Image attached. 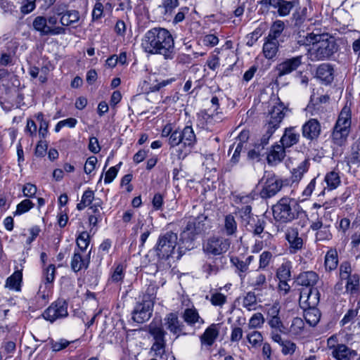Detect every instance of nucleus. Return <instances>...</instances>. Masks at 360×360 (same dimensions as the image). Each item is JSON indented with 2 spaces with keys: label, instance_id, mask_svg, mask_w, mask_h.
<instances>
[{
  "label": "nucleus",
  "instance_id": "nucleus-1",
  "mask_svg": "<svg viewBox=\"0 0 360 360\" xmlns=\"http://www.w3.org/2000/svg\"><path fill=\"white\" fill-rule=\"evenodd\" d=\"M141 48L146 53L161 55L165 60H172L175 56L174 38L165 28L148 30L141 40Z\"/></svg>",
  "mask_w": 360,
  "mask_h": 360
},
{
  "label": "nucleus",
  "instance_id": "nucleus-2",
  "mask_svg": "<svg viewBox=\"0 0 360 360\" xmlns=\"http://www.w3.org/2000/svg\"><path fill=\"white\" fill-rule=\"evenodd\" d=\"M273 216L276 221L290 223L296 219H305L307 212L295 200L282 198L272 207Z\"/></svg>",
  "mask_w": 360,
  "mask_h": 360
},
{
  "label": "nucleus",
  "instance_id": "nucleus-3",
  "mask_svg": "<svg viewBox=\"0 0 360 360\" xmlns=\"http://www.w3.org/2000/svg\"><path fill=\"white\" fill-rule=\"evenodd\" d=\"M338 51L335 40L328 34H319L313 46L309 49V58L311 61L329 59Z\"/></svg>",
  "mask_w": 360,
  "mask_h": 360
},
{
  "label": "nucleus",
  "instance_id": "nucleus-4",
  "mask_svg": "<svg viewBox=\"0 0 360 360\" xmlns=\"http://www.w3.org/2000/svg\"><path fill=\"white\" fill-rule=\"evenodd\" d=\"M287 110L284 104L278 98V102L274 105L269 112L266 117V124L264 126V132L259 140L262 145L268 146L269 139L280 127V124L285 117L284 110Z\"/></svg>",
  "mask_w": 360,
  "mask_h": 360
},
{
  "label": "nucleus",
  "instance_id": "nucleus-5",
  "mask_svg": "<svg viewBox=\"0 0 360 360\" xmlns=\"http://www.w3.org/2000/svg\"><path fill=\"white\" fill-rule=\"evenodd\" d=\"M352 124V111L349 105H345L341 110L333 127L331 139L337 146H342L347 141L350 133Z\"/></svg>",
  "mask_w": 360,
  "mask_h": 360
},
{
  "label": "nucleus",
  "instance_id": "nucleus-6",
  "mask_svg": "<svg viewBox=\"0 0 360 360\" xmlns=\"http://www.w3.org/2000/svg\"><path fill=\"white\" fill-rule=\"evenodd\" d=\"M209 228L207 217L205 214L191 217L184 230L181 233V240L183 242L192 243L197 235L205 232Z\"/></svg>",
  "mask_w": 360,
  "mask_h": 360
},
{
  "label": "nucleus",
  "instance_id": "nucleus-7",
  "mask_svg": "<svg viewBox=\"0 0 360 360\" xmlns=\"http://www.w3.org/2000/svg\"><path fill=\"white\" fill-rule=\"evenodd\" d=\"M177 234L172 231L166 232L159 236L155 248L159 259L166 260L172 256L177 245Z\"/></svg>",
  "mask_w": 360,
  "mask_h": 360
},
{
  "label": "nucleus",
  "instance_id": "nucleus-8",
  "mask_svg": "<svg viewBox=\"0 0 360 360\" xmlns=\"http://www.w3.org/2000/svg\"><path fill=\"white\" fill-rule=\"evenodd\" d=\"M148 332L154 340L151 349L154 351L156 356H161L165 352V335L167 334L162 327V321H153L148 326Z\"/></svg>",
  "mask_w": 360,
  "mask_h": 360
},
{
  "label": "nucleus",
  "instance_id": "nucleus-9",
  "mask_svg": "<svg viewBox=\"0 0 360 360\" xmlns=\"http://www.w3.org/2000/svg\"><path fill=\"white\" fill-rule=\"evenodd\" d=\"M264 181V185L259 192V195L263 199H268L275 196L282 188L283 186V180L278 179L274 174H269L266 177L260 180V183Z\"/></svg>",
  "mask_w": 360,
  "mask_h": 360
},
{
  "label": "nucleus",
  "instance_id": "nucleus-10",
  "mask_svg": "<svg viewBox=\"0 0 360 360\" xmlns=\"http://www.w3.org/2000/svg\"><path fill=\"white\" fill-rule=\"evenodd\" d=\"M231 245V240L221 236H212L209 238L203 245V251L206 254L220 255L226 252Z\"/></svg>",
  "mask_w": 360,
  "mask_h": 360
},
{
  "label": "nucleus",
  "instance_id": "nucleus-11",
  "mask_svg": "<svg viewBox=\"0 0 360 360\" xmlns=\"http://www.w3.org/2000/svg\"><path fill=\"white\" fill-rule=\"evenodd\" d=\"M163 321L166 329L174 335H176V338L186 334L184 331L185 325L184 322L179 319L177 314L172 312L167 314Z\"/></svg>",
  "mask_w": 360,
  "mask_h": 360
},
{
  "label": "nucleus",
  "instance_id": "nucleus-12",
  "mask_svg": "<svg viewBox=\"0 0 360 360\" xmlns=\"http://www.w3.org/2000/svg\"><path fill=\"white\" fill-rule=\"evenodd\" d=\"M153 306L150 301L141 300L137 303L132 312L133 320L139 323L148 321L152 315Z\"/></svg>",
  "mask_w": 360,
  "mask_h": 360
},
{
  "label": "nucleus",
  "instance_id": "nucleus-13",
  "mask_svg": "<svg viewBox=\"0 0 360 360\" xmlns=\"http://www.w3.org/2000/svg\"><path fill=\"white\" fill-rule=\"evenodd\" d=\"M68 315V304L65 300H57L51 305L43 314L46 320L53 322L58 318L65 317Z\"/></svg>",
  "mask_w": 360,
  "mask_h": 360
},
{
  "label": "nucleus",
  "instance_id": "nucleus-14",
  "mask_svg": "<svg viewBox=\"0 0 360 360\" xmlns=\"http://www.w3.org/2000/svg\"><path fill=\"white\" fill-rule=\"evenodd\" d=\"M302 63V56H297L290 58L285 59L282 63L277 64L276 71L277 72V78L290 74L296 70Z\"/></svg>",
  "mask_w": 360,
  "mask_h": 360
},
{
  "label": "nucleus",
  "instance_id": "nucleus-15",
  "mask_svg": "<svg viewBox=\"0 0 360 360\" xmlns=\"http://www.w3.org/2000/svg\"><path fill=\"white\" fill-rule=\"evenodd\" d=\"M321 131V124L316 119H310L302 127V136L311 141L316 140Z\"/></svg>",
  "mask_w": 360,
  "mask_h": 360
},
{
  "label": "nucleus",
  "instance_id": "nucleus-16",
  "mask_svg": "<svg viewBox=\"0 0 360 360\" xmlns=\"http://www.w3.org/2000/svg\"><path fill=\"white\" fill-rule=\"evenodd\" d=\"M285 239L290 245V251L295 253L303 247V239L299 236L297 228L288 227L285 233Z\"/></svg>",
  "mask_w": 360,
  "mask_h": 360
},
{
  "label": "nucleus",
  "instance_id": "nucleus-17",
  "mask_svg": "<svg viewBox=\"0 0 360 360\" xmlns=\"http://www.w3.org/2000/svg\"><path fill=\"white\" fill-rule=\"evenodd\" d=\"M316 77L325 84H330L334 79V69L329 63H322L318 66Z\"/></svg>",
  "mask_w": 360,
  "mask_h": 360
},
{
  "label": "nucleus",
  "instance_id": "nucleus-18",
  "mask_svg": "<svg viewBox=\"0 0 360 360\" xmlns=\"http://www.w3.org/2000/svg\"><path fill=\"white\" fill-rule=\"evenodd\" d=\"M265 225L266 221L263 219L257 217L248 221L245 227L246 230L254 236L262 238L263 236L262 234L264 233Z\"/></svg>",
  "mask_w": 360,
  "mask_h": 360
},
{
  "label": "nucleus",
  "instance_id": "nucleus-19",
  "mask_svg": "<svg viewBox=\"0 0 360 360\" xmlns=\"http://www.w3.org/2000/svg\"><path fill=\"white\" fill-rule=\"evenodd\" d=\"M285 147L282 144H275L272 146L271 150L269 153L267 154V162L271 165H276L281 162L285 156Z\"/></svg>",
  "mask_w": 360,
  "mask_h": 360
},
{
  "label": "nucleus",
  "instance_id": "nucleus-20",
  "mask_svg": "<svg viewBox=\"0 0 360 360\" xmlns=\"http://www.w3.org/2000/svg\"><path fill=\"white\" fill-rule=\"evenodd\" d=\"M356 355V351L344 344H339L331 352V356L336 360H351Z\"/></svg>",
  "mask_w": 360,
  "mask_h": 360
},
{
  "label": "nucleus",
  "instance_id": "nucleus-21",
  "mask_svg": "<svg viewBox=\"0 0 360 360\" xmlns=\"http://www.w3.org/2000/svg\"><path fill=\"white\" fill-rule=\"evenodd\" d=\"M300 140V134L295 131V127L286 128L281 139V144L285 148H290L297 144Z\"/></svg>",
  "mask_w": 360,
  "mask_h": 360
},
{
  "label": "nucleus",
  "instance_id": "nucleus-22",
  "mask_svg": "<svg viewBox=\"0 0 360 360\" xmlns=\"http://www.w3.org/2000/svg\"><path fill=\"white\" fill-rule=\"evenodd\" d=\"M360 278L358 274H353L352 276L345 278L346 281L345 290L347 293L355 297L360 293Z\"/></svg>",
  "mask_w": 360,
  "mask_h": 360
},
{
  "label": "nucleus",
  "instance_id": "nucleus-23",
  "mask_svg": "<svg viewBox=\"0 0 360 360\" xmlns=\"http://www.w3.org/2000/svg\"><path fill=\"white\" fill-rule=\"evenodd\" d=\"M319 280L318 274L312 271H304L301 273L297 278L296 282L298 285L313 287Z\"/></svg>",
  "mask_w": 360,
  "mask_h": 360
},
{
  "label": "nucleus",
  "instance_id": "nucleus-24",
  "mask_svg": "<svg viewBox=\"0 0 360 360\" xmlns=\"http://www.w3.org/2000/svg\"><path fill=\"white\" fill-rule=\"evenodd\" d=\"M219 324H211L203 333L200 337V340L202 344L211 346L214 342L215 340L219 335Z\"/></svg>",
  "mask_w": 360,
  "mask_h": 360
},
{
  "label": "nucleus",
  "instance_id": "nucleus-25",
  "mask_svg": "<svg viewBox=\"0 0 360 360\" xmlns=\"http://www.w3.org/2000/svg\"><path fill=\"white\" fill-rule=\"evenodd\" d=\"M68 203V195L62 194L58 199L59 213L58 215V223L60 227H65L68 224L67 208L65 207Z\"/></svg>",
  "mask_w": 360,
  "mask_h": 360
},
{
  "label": "nucleus",
  "instance_id": "nucleus-26",
  "mask_svg": "<svg viewBox=\"0 0 360 360\" xmlns=\"http://www.w3.org/2000/svg\"><path fill=\"white\" fill-rule=\"evenodd\" d=\"M184 321L189 326H194L196 323L203 324L204 320L199 316L195 308L186 309L183 314Z\"/></svg>",
  "mask_w": 360,
  "mask_h": 360
},
{
  "label": "nucleus",
  "instance_id": "nucleus-27",
  "mask_svg": "<svg viewBox=\"0 0 360 360\" xmlns=\"http://www.w3.org/2000/svg\"><path fill=\"white\" fill-rule=\"evenodd\" d=\"M182 144L184 147L192 148L196 143V136L191 126H186L181 130Z\"/></svg>",
  "mask_w": 360,
  "mask_h": 360
},
{
  "label": "nucleus",
  "instance_id": "nucleus-28",
  "mask_svg": "<svg viewBox=\"0 0 360 360\" xmlns=\"http://www.w3.org/2000/svg\"><path fill=\"white\" fill-rule=\"evenodd\" d=\"M309 165V160L308 159H305L304 161L300 162L297 167L293 168L291 171L292 182H299L303 177L304 174L308 171Z\"/></svg>",
  "mask_w": 360,
  "mask_h": 360
},
{
  "label": "nucleus",
  "instance_id": "nucleus-29",
  "mask_svg": "<svg viewBox=\"0 0 360 360\" xmlns=\"http://www.w3.org/2000/svg\"><path fill=\"white\" fill-rule=\"evenodd\" d=\"M89 261L84 258L80 252H75L71 261V268L75 272H78L82 269H86Z\"/></svg>",
  "mask_w": 360,
  "mask_h": 360
},
{
  "label": "nucleus",
  "instance_id": "nucleus-30",
  "mask_svg": "<svg viewBox=\"0 0 360 360\" xmlns=\"http://www.w3.org/2000/svg\"><path fill=\"white\" fill-rule=\"evenodd\" d=\"M278 51V40H271L266 38V41L263 45V53L266 58H274Z\"/></svg>",
  "mask_w": 360,
  "mask_h": 360
},
{
  "label": "nucleus",
  "instance_id": "nucleus-31",
  "mask_svg": "<svg viewBox=\"0 0 360 360\" xmlns=\"http://www.w3.org/2000/svg\"><path fill=\"white\" fill-rule=\"evenodd\" d=\"M319 292L316 288H309L307 293H301L300 300L306 297L305 302L307 304V307L316 308L319 300Z\"/></svg>",
  "mask_w": 360,
  "mask_h": 360
},
{
  "label": "nucleus",
  "instance_id": "nucleus-32",
  "mask_svg": "<svg viewBox=\"0 0 360 360\" xmlns=\"http://www.w3.org/2000/svg\"><path fill=\"white\" fill-rule=\"evenodd\" d=\"M304 316L306 322L310 326H315L320 321L321 313L317 308H309L304 309Z\"/></svg>",
  "mask_w": 360,
  "mask_h": 360
},
{
  "label": "nucleus",
  "instance_id": "nucleus-33",
  "mask_svg": "<svg viewBox=\"0 0 360 360\" xmlns=\"http://www.w3.org/2000/svg\"><path fill=\"white\" fill-rule=\"evenodd\" d=\"M179 0H162L159 8L162 9V14L167 19L172 16L174 9L179 6Z\"/></svg>",
  "mask_w": 360,
  "mask_h": 360
},
{
  "label": "nucleus",
  "instance_id": "nucleus-34",
  "mask_svg": "<svg viewBox=\"0 0 360 360\" xmlns=\"http://www.w3.org/2000/svg\"><path fill=\"white\" fill-rule=\"evenodd\" d=\"M325 268L326 271H331L335 269L338 264V252L335 250L330 249L325 256Z\"/></svg>",
  "mask_w": 360,
  "mask_h": 360
},
{
  "label": "nucleus",
  "instance_id": "nucleus-35",
  "mask_svg": "<svg viewBox=\"0 0 360 360\" xmlns=\"http://www.w3.org/2000/svg\"><path fill=\"white\" fill-rule=\"evenodd\" d=\"M250 285L256 291H261L266 289L267 282L266 276L263 274H256L250 280Z\"/></svg>",
  "mask_w": 360,
  "mask_h": 360
},
{
  "label": "nucleus",
  "instance_id": "nucleus-36",
  "mask_svg": "<svg viewBox=\"0 0 360 360\" xmlns=\"http://www.w3.org/2000/svg\"><path fill=\"white\" fill-rule=\"evenodd\" d=\"M22 274L20 271H15L9 276L6 282V287L16 291L20 290Z\"/></svg>",
  "mask_w": 360,
  "mask_h": 360
},
{
  "label": "nucleus",
  "instance_id": "nucleus-37",
  "mask_svg": "<svg viewBox=\"0 0 360 360\" xmlns=\"http://www.w3.org/2000/svg\"><path fill=\"white\" fill-rule=\"evenodd\" d=\"M325 181L327 186L324 188L322 193L327 188L328 191L335 189L340 184V178L338 173L333 171L328 173L325 176Z\"/></svg>",
  "mask_w": 360,
  "mask_h": 360
},
{
  "label": "nucleus",
  "instance_id": "nucleus-38",
  "mask_svg": "<svg viewBox=\"0 0 360 360\" xmlns=\"http://www.w3.org/2000/svg\"><path fill=\"white\" fill-rule=\"evenodd\" d=\"M34 28L40 32L41 35L50 34V27L47 25L46 18L43 16H37L33 21Z\"/></svg>",
  "mask_w": 360,
  "mask_h": 360
},
{
  "label": "nucleus",
  "instance_id": "nucleus-39",
  "mask_svg": "<svg viewBox=\"0 0 360 360\" xmlns=\"http://www.w3.org/2000/svg\"><path fill=\"white\" fill-rule=\"evenodd\" d=\"M285 27V24L281 20H276L271 25L266 38L271 40H277L281 36Z\"/></svg>",
  "mask_w": 360,
  "mask_h": 360
},
{
  "label": "nucleus",
  "instance_id": "nucleus-40",
  "mask_svg": "<svg viewBox=\"0 0 360 360\" xmlns=\"http://www.w3.org/2000/svg\"><path fill=\"white\" fill-rule=\"evenodd\" d=\"M94 200H95L94 192L92 190L88 188L87 190H86L84 192V193L82 196L80 202H79L77 205V210H84L85 207L91 205V203L93 202V201Z\"/></svg>",
  "mask_w": 360,
  "mask_h": 360
},
{
  "label": "nucleus",
  "instance_id": "nucleus-41",
  "mask_svg": "<svg viewBox=\"0 0 360 360\" xmlns=\"http://www.w3.org/2000/svg\"><path fill=\"white\" fill-rule=\"evenodd\" d=\"M231 262L236 267V272L243 281L245 277V273L248 270V267L246 264L243 260H240L238 257H231Z\"/></svg>",
  "mask_w": 360,
  "mask_h": 360
},
{
  "label": "nucleus",
  "instance_id": "nucleus-42",
  "mask_svg": "<svg viewBox=\"0 0 360 360\" xmlns=\"http://www.w3.org/2000/svg\"><path fill=\"white\" fill-rule=\"evenodd\" d=\"M224 230L227 236H233L237 231V223L231 214H228L224 219Z\"/></svg>",
  "mask_w": 360,
  "mask_h": 360
},
{
  "label": "nucleus",
  "instance_id": "nucleus-43",
  "mask_svg": "<svg viewBox=\"0 0 360 360\" xmlns=\"http://www.w3.org/2000/svg\"><path fill=\"white\" fill-rule=\"evenodd\" d=\"M206 299L209 300L213 306L219 307H222L227 301L226 296L219 292H211L210 297L207 295Z\"/></svg>",
  "mask_w": 360,
  "mask_h": 360
},
{
  "label": "nucleus",
  "instance_id": "nucleus-44",
  "mask_svg": "<svg viewBox=\"0 0 360 360\" xmlns=\"http://www.w3.org/2000/svg\"><path fill=\"white\" fill-rule=\"evenodd\" d=\"M290 262L282 264L277 269L276 276L279 280H289L291 276Z\"/></svg>",
  "mask_w": 360,
  "mask_h": 360
},
{
  "label": "nucleus",
  "instance_id": "nucleus-45",
  "mask_svg": "<svg viewBox=\"0 0 360 360\" xmlns=\"http://www.w3.org/2000/svg\"><path fill=\"white\" fill-rule=\"evenodd\" d=\"M78 252H84L89 244V235L86 231L82 232L76 240Z\"/></svg>",
  "mask_w": 360,
  "mask_h": 360
},
{
  "label": "nucleus",
  "instance_id": "nucleus-46",
  "mask_svg": "<svg viewBox=\"0 0 360 360\" xmlns=\"http://www.w3.org/2000/svg\"><path fill=\"white\" fill-rule=\"evenodd\" d=\"M304 328V323L303 320L300 317L294 318L290 326V332L295 335H299L302 334Z\"/></svg>",
  "mask_w": 360,
  "mask_h": 360
},
{
  "label": "nucleus",
  "instance_id": "nucleus-47",
  "mask_svg": "<svg viewBox=\"0 0 360 360\" xmlns=\"http://www.w3.org/2000/svg\"><path fill=\"white\" fill-rule=\"evenodd\" d=\"M307 110L312 115H319L323 112L324 107L321 104L318 100L311 96V100L307 105Z\"/></svg>",
  "mask_w": 360,
  "mask_h": 360
},
{
  "label": "nucleus",
  "instance_id": "nucleus-48",
  "mask_svg": "<svg viewBox=\"0 0 360 360\" xmlns=\"http://www.w3.org/2000/svg\"><path fill=\"white\" fill-rule=\"evenodd\" d=\"M34 204L28 199H25L20 202L16 207V210L14 212V216L20 215L28 212L30 209L34 207Z\"/></svg>",
  "mask_w": 360,
  "mask_h": 360
},
{
  "label": "nucleus",
  "instance_id": "nucleus-49",
  "mask_svg": "<svg viewBox=\"0 0 360 360\" xmlns=\"http://www.w3.org/2000/svg\"><path fill=\"white\" fill-rule=\"evenodd\" d=\"M257 304V297L254 292H248L243 300V306L249 311L254 309Z\"/></svg>",
  "mask_w": 360,
  "mask_h": 360
},
{
  "label": "nucleus",
  "instance_id": "nucleus-50",
  "mask_svg": "<svg viewBox=\"0 0 360 360\" xmlns=\"http://www.w3.org/2000/svg\"><path fill=\"white\" fill-rule=\"evenodd\" d=\"M319 34H316L314 32L307 33V35H300L299 39H297V43L300 45L302 46H309L311 44L313 46L314 41L317 39V36Z\"/></svg>",
  "mask_w": 360,
  "mask_h": 360
},
{
  "label": "nucleus",
  "instance_id": "nucleus-51",
  "mask_svg": "<svg viewBox=\"0 0 360 360\" xmlns=\"http://www.w3.org/2000/svg\"><path fill=\"white\" fill-rule=\"evenodd\" d=\"M350 161L353 164L360 162V137L352 146Z\"/></svg>",
  "mask_w": 360,
  "mask_h": 360
},
{
  "label": "nucleus",
  "instance_id": "nucleus-52",
  "mask_svg": "<svg viewBox=\"0 0 360 360\" xmlns=\"http://www.w3.org/2000/svg\"><path fill=\"white\" fill-rule=\"evenodd\" d=\"M264 322V319L261 313L255 314L250 319L248 326L250 328H260Z\"/></svg>",
  "mask_w": 360,
  "mask_h": 360
},
{
  "label": "nucleus",
  "instance_id": "nucleus-53",
  "mask_svg": "<svg viewBox=\"0 0 360 360\" xmlns=\"http://www.w3.org/2000/svg\"><path fill=\"white\" fill-rule=\"evenodd\" d=\"M182 137L180 129H176L172 131L168 139V143L171 147H174L182 143Z\"/></svg>",
  "mask_w": 360,
  "mask_h": 360
},
{
  "label": "nucleus",
  "instance_id": "nucleus-54",
  "mask_svg": "<svg viewBox=\"0 0 360 360\" xmlns=\"http://www.w3.org/2000/svg\"><path fill=\"white\" fill-rule=\"evenodd\" d=\"M157 288L155 285H150L146 290L142 297V301H150L154 305V301L156 298Z\"/></svg>",
  "mask_w": 360,
  "mask_h": 360
},
{
  "label": "nucleus",
  "instance_id": "nucleus-55",
  "mask_svg": "<svg viewBox=\"0 0 360 360\" xmlns=\"http://www.w3.org/2000/svg\"><path fill=\"white\" fill-rule=\"evenodd\" d=\"M351 264L348 262H342L340 266V277L341 281L352 276Z\"/></svg>",
  "mask_w": 360,
  "mask_h": 360
},
{
  "label": "nucleus",
  "instance_id": "nucleus-56",
  "mask_svg": "<svg viewBox=\"0 0 360 360\" xmlns=\"http://www.w3.org/2000/svg\"><path fill=\"white\" fill-rule=\"evenodd\" d=\"M330 225H325L323 228L321 229L316 233V240H330L332 238V234L329 230Z\"/></svg>",
  "mask_w": 360,
  "mask_h": 360
},
{
  "label": "nucleus",
  "instance_id": "nucleus-57",
  "mask_svg": "<svg viewBox=\"0 0 360 360\" xmlns=\"http://www.w3.org/2000/svg\"><path fill=\"white\" fill-rule=\"evenodd\" d=\"M122 162H120L115 167H111L105 173V176L104 179V182L105 184L111 183L113 179L116 177L119 168L120 167Z\"/></svg>",
  "mask_w": 360,
  "mask_h": 360
},
{
  "label": "nucleus",
  "instance_id": "nucleus-58",
  "mask_svg": "<svg viewBox=\"0 0 360 360\" xmlns=\"http://www.w3.org/2000/svg\"><path fill=\"white\" fill-rule=\"evenodd\" d=\"M247 339L250 344L255 347L262 342L263 337L260 332L255 330L247 335Z\"/></svg>",
  "mask_w": 360,
  "mask_h": 360
},
{
  "label": "nucleus",
  "instance_id": "nucleus-59",
  "mask_svg": "<svg viewBox=\"0 0 360 360\" xmlns=\"http://www.w3.org/2000/svg\"><path fill=\"white\" fill-rule=\"evenodd\" d=\"M239 213L243 221L247 222L248 221L254 219L255 217L252 214V207L250 205H246L242 207L239 210Z\"/></svg>",
  "mask_w": 360,
  "mask_h": 360
},
{
  "label": "nucleus",
  "instance_id": "nucleus-60",
  "mask_svg": "<svg viewBox=\"0 0 360 360\" xmlns=\"http://www.w3.org/2000/svg\"><path fill=\"white\" fill-rule=\"evenodd\" d=\"M281 346L282 347L281 352L284 355L293 354L297 348L296 344L290 340H285Z\"/></svg>",
  "mask_w": 360,
  "mask_h": 360
},
{
  "label": "nucleus",
  "instance_id": "nucleus-61",
  "mask_svg": "<svg viewBox=\"0 0 360 360\" xmlns=\"http://www.w3.org/2000/svg\"><path fill=\"white\" fill-rule=\"evenodd\" d=\"M294 6V3L290 1L283 0L281 2V8L280 11H278V13L280 16H285L288 15Z\"/></svg>",
  "mask_w": 360,
  "mask_h": 360
},
{
  "label": "nucleus",
  "instance_id": "nucleus-62",
  "mask_svg": "<svg viewBox=\"0 0 360 360\" xmlns=\"http://www.w3.org/2000/svg\"><path fill=\"white\" fill-rule=\"evenodd\" d=\"M124 267L121 264H119L114 271L112 272L110 279L112 282H119L122 281L124 278Z\"/></svg>",
  "mask_w": 360,
  "mask_h": 360
},
{
  "label": "nucleus",
  "instance_id": "nucleus-63",
  "mask_svg": "<svg viewBox=\"0 0 360 360\" xmlns=\"http://www.w3.org/2000/svg\"><path fill=\"white\" fill-rule=\"evenodd\" d=\"M271 258L272 254L271 252H263L259 256V269H265L269 264Z\"/></svg>",
  "mask_w": 360,
  "mask_h": 360
},
{
  "label": "nucleus",
  "instance_id": "nucleus-64",
  "mask_svg": "<svg viewBox=\"0 0 360 360\" xmlns=\"http://www.w3.org/2000/svg\"><path fill=\"white\" fill-rule=\"evenodd\" d=\"M358 314V309H349L345 314L342 319L340 321V324L345 326L350 322H352Z\"/></svg>",
  "mask_w": 360,
  "mask_h": 360
}]
</instances>
